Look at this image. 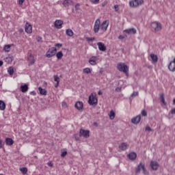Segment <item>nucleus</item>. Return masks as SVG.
Masks as SVG:
<instances>
[{
  "label": "nucleus",
  "instance_id": "nucleus-1",
  "mask_svg": "<svg viewBox=\"0 0 175 175\" xmlns=\"http://www.w3.org/2000/svg\"><path fill=\"white\" fill-rule=\"evenodd\" d=\"M117 69L119 72H122L125 73L126 76H128V72H129V67L125 64V63H118L117 65Z\"/></svg>",
  "mask_w": 175,
  "mask_h": 175
},
{
  "label": "nucleus",
  "instance_id": "nucleus-2",
  "mask_svg": "<svg viewBox=\"0 0 175 175\" xmlns=\"http://www.w3.org/2000/svg\"><path fill=\"white\" fill-rule=\"evenodd\" d=\"M150 27L153 32H159V31H162V24L159 22H152Z\"/></svg>",
  "mask_w": 175,
  "mask_h": 175
},
{
  "label": "nucleus",
  "instance_id": "nucleus-3",
  "mask_svg": "<svg viewBox=\"0 0 175 175\" xmlns=\"http://www.w3.org/2000/svg\"><path fill=\"white\" fill-rule=\"evenodd\" d=\"M88 103L90 106L98 104V97L94 94H91L89 96Z\"/></svg>",
  "mask_w": 175,
  "mask_h": 175
},
{
  "label": "nucleus",
  "instance_id": "nucleus-4",
  "mask_svg": "<svg viewBox=\"0 0 175 175\" xmlns=\"http://www.w3.org/2000/svg\"><path fill=\"white\" fill-rule=\"evenodd\" d=\"M55 54H57V49L55 47H52L46 53V58H51V57H54Z\"/></svg>",
  "mask_w": 175,
  "mask_h": 175
},
{
  "label": "nucleus",
  "instance_id": "nucleus-5",
  "mask_svg": "<svg viewBox=\"0 0 175 175\" xmlns=\"http://www.w3.org/2000/svg\"><path fill=\"white\" fill-rule=\"evenodd\" d=\"M79 136L80 137H85V139H88V137H90V131L81 129L79 130Z\"/></svg>",
  "mask_w": 175,
  "mask_h": 175
},
{
  "label": "nucleus",
  "instance_id": "nucleus-6",
  "mask_svg": "<svg viewBox=\"0 0 175 175\" xmlns=\"http://www.w3.org/2000/svg\"><path fill=\"white\" fill-rule=\"evenodd\" d=\"M140 170H143L144 174H147V170H146V166L142 163H140L136 167L135 173H140Z\"/></svg>",
  "mask_w": 175,
  "mask_h": 175
},
{
  "label": "nucleus",
  "instance_id": "nucleus-7",
  "mask_svg": "<svg viewBox=\"0 0 175 175\" xmlns=\"http://www.w3.org/2000/svg\"><path fill=\"white\" fill-rule=\"evenodd\" d=\"M98 60L99 57L98 56H92L89 59V64L92 66H95V65H98Z\"/></svg>",
  "mask_w": 175,
  "mask_h": 175
},
{
  "label": "nucleus",
  "instance_id": "nucleus-8",
  "mask_svg": "<svg viewBox=\"0 0 175 175\" xmlns=\"http://www.w3.org/2000/svg\"><path fill=\"white\" fill-rule=\"evenodd\" d=\"M100 28V21L99 19H97L94 23V29H93L94 33H98V32H99Z\"/></svg>",
  "mask_w": 175,
  "mask_h": 175
},
{
  "label": "nucleus",
  "instance_id": "nucleus-9",
  "mask_svg": "<svg viewBox=\"0 0 175 175\" xmlns=\"http://www.w3.org/2000/svg\"><path fill=\"white\" fill-rule=\"evenodd\" d=\"M109 27V22L107 21H104L102 24L100 25V29L103 31L106 32Z\"/></svg>",
  "mask_w": 175,
  "mask_h": 175
},
{
  "label": "nucleus",
  "instance_id": "nucleus-10",
  "mask_svg": "<svg viewBox=\"0 0 175 175\" xmlns=\"http://www.w3.org/2000/svg\"><path fill=\"white\" fill-rule=\"evenodd\" d=\"M75 109H77V110H79V111H83L84 105L83 104V102L77 101L75 105Z\"/></svg>",
  "mask_w": 175,
  "mask_h": 175
},
{
  "label": "nucleus",
  "instance_id": "nucleus-11",
  "mask_svg": "<svg viewBox=\"0 0 175 175\" xmlns=\"http://www.w3.org/2000/svg\"><path fill=\"white\" fill-rule=\"evenodd\" d=\"M25 31L26 33H32V25L28 22L25 25Z\"/></svg>",
  "mask_w": 175,
  "mask_h": 175
},
{
  "label": "nucleus",
  "instance_id": "nucleus-12",
  "mask_svg": "<svg viewBox=\"0 0 175 175\" xmlns=\"http://www.w3.org/2000/svg\"><path fill=\"white\" fill-rule=\"evenodd\" d=\"M62 24H64V21L61 20H56L54 23L55 28H57V29H61V28H62Z\"/></svg>",
  "mask_w": 175,
  "mask_h": 175
},
{
  "label": "nucleus",
  "instance_id": "nucleus-13",
  "mask_svg": "<svg viewBox=\"0 0 175 175\" xmlns=\"http://www.w3.org/2000/svg\"><path fill=\"white\" fill-rule=\"evenodd\" d=\"M144 3V0H134L133 1V6L134 8H137V6H141Z\"/></svg>",
  "mask_w": 175,
  "mask_h": 175
},
{
  "label": "nucleus",
  "instance_id": "nucleus-14",
  "mask_svg": "<svg viewBox=\"0 0 175 175\" xmlns=\"http://www.w3.org/2000/svg\"><path fill=\"white\" fill-rule=\"evenodd\" d=\"M150 167L151 169H152V170H158V167H159V164L157 161H151Z\"/></svg>",
  "mask_w": 175,
  "mask_h": 175
},
{
  "label": "nucleus",
  "instance_id": "nucleus-15",
  "mask_svg": "<svg viewBox=\"0 0 175 175\" xmlns=\"http://www.w3.org/2000/svg\"><path fill=\"white\" fill-rule=\"evenodd\" d=\"M63 5L65 8H68V6H73L72 0H64L63 1Z\"/></svg>",
  "mask_w": 175,
  "mask_h": 175
},
{
  "label": "nucleus",
  "instance_id": "nucleus-16",
  "mask_svg": "<svg viewBox=\"0 0 175 175\" xmlns=\"http://www.w3.org/2000/svg\"><path fill=\"white\" fill-rule=\"evenodd\" d=\"M97 46L100 51H106V46H105V44H103V42H98Z\"/></svg>",
  "mask_w": 175,
  "mask_h": 175
},
{
  "label": "nucleus",
  "instance_id": "nucleus-17",
  "mask_svg": "<svg viewBox=\"0 0 175 175\" xmlns=\"http://www.w3.org/2000/svg\"><path fill=\"white\" fill-rule=\"evenodd\" d=\"M150 58L152 59V64H157L158 62V56L154 53L150 54Z\"/></svg>",
  "mask_w": 175,
  "mask_h": 175
},
{
  "label": "nucleus",
  "instance_id": "nucleus-18",
  "mask_svg": "<svg viewBox=\"0 0 175 175\" xmlns=\"http://www.w3.org/2000/svg\"><path fill=\"white\" fill-rule=\"evenodd\" d=\"M53 79H54V81L56 82V83H55V88H58V85H59V81H60L59 77H58V75H54Z\"/></svg>",
  "mask_w": 175,
  "mask_h": 175
},
{
  "label": "nucleus",
  "instance_id": "nucleus-19",
  "mask_svg": "<svg viewBox=\"0 0 175 175\" xmlns=\"http://www.w3.org/2000/svg\"><path fill=\"white\" fill-rule=\"evenodd\" d=\"M129 146L127 143H122L120 146H119V150H120V151H125V150H126V148H128Z\"/></svg>",
  "mask_w": 175,
  "mask_h": 175
},
{
  "label": "nucleus",
  "instance_id": "nucleus-20",
  "mask_svg": "<svg viewBox=\"0 0 175 175\" xmlns=\"http://www.w3.org/2000/svg\"><path fill=\"white\" fill-rule=\"evenodd\" d=\"M140 120H142V116L138 115L135 118H133L132 120L133 124H139L140 122Z\"/></svg>",
  "mask_w": 175,
  "mask_h": 175
},
{
  "label": "nucleus",
  "instance_id": "nucleus-21",
  "mask_svg": "<svg viewBox=\"0 0 175 175\" xmlns=\"http://www.w3.org/2000/svg\"><path fill=\"white\" fill-rule=\"evenodd\" d=\"M5 144L7 146H13L14 144V141L12 138H5Z\"/></svg>",
  "mask_w": 175,
  "mask_h": 175
},
{
  "label": "nucleus",
  "instance_id": "nucleus-22",
  "mask_svg": "<svg viewBox=\"0 0 175 175\" xmlns=\"http://www.w3.org/2000/svg\"><path fill=\"white\" fill-rule=\"evenodd\" d=\"M29 88H28V85H27V84L21 85V92H23V93L27 92Z\"/></svg>",
  "mask_w": 175,
  "mask_h": 175
},
{
  "label": "nucleus",
  "instance_id": "nucleus-23",
  "mask_svg": "<svg viewBox=\"0 0 175 175\" xmlns=\"http://www.w3.org/2000/svg\"><path fill=\"white\" fill-rule=\"evenodd\" d=\"M28 61L30 62L29 65H33L35 64V59H33V55L30 54L28 57Z\"/></svg>",
  "mask_w": 175,
  "mask_h": 175
},
{
  "label": "nucleus",
  "instance_id": "nucleus-24",
  "mask_svg": "<svg viewBox=\"0 0 175 175\" xmlns=\"http://www.w3.org/2000/svg\"><path fill=\"white\" fill-rule=\"evenodd\" d=\"M38 91L40 95H47V91L46 90V89L42 88V87L38 88Z\"/></svg>",
  "mask_w": 175,
  "mask_h": 175
},
{
  "label": "nucleus",
  "instance_id": "nucleus-25",
  "mask_svg": "<svg viewBox=\"0 0 175 175\" xmlns=\"http://www.w3.org/2000/svg\"><path fill=\"white\" fill-rule=\"evenodd\" d=\"M108 116L110 120H114V118H116V112H114V111L113 110H111Z\"/></svg>",
  "mask_w": 175,
  "mask_h": 175
},
{
  "label": "nucleus",
  "instance_id": "nucleus-26",
  "mask_svg": "<svg viewBox=\"0 0 175 175\" xmlns=\"http://www.w3.org/2000/svg\"><path fill=\"white\" fill-rule=\"evenodd\" d=\"M66 33L67 36H70V37H72V36H73V35H75V33H73V31L70 29H66Z\"/></svg>",
  "mask_w": 175,
  "mask_h": 175
},
{
  "label": "nucleus",
  "instance_id": "nucleus-27",
  "mask_svg": "<svg viewBox=\"0 0 175 175\" xmlns=\"http://www.w3.org/2000/svg\"><path fill=\"white\" fill-rule=\"evenodd\" d=\"M6 109V104H5V102L0 100V110H5Z\"/></svg>",
  "mask_w": 175,
  "mask_h": 175
},
{
  "label": "nucleus",
  "instance_id": "nucleus-28",
  "mask_svg": "<svg viewBox=\"0 0 175 175\" xmlns=\"http://www.w3.org/2000/svg\"><path fill=\"white\" fill-rule=\"evenodd\" d=\"M64 57V53H62V51L56 52V57L57 59H62Z\"/></svg>",
  "mask_w": 175,
  "mask_h": 175
},
{
  "label": "nucleus",
  "instance_id": "nucleus-29",
  "mask_svg": "<svg viewBox=\"0 0 175 175\" xmlns=\"http://www.w3.org/2000/svg\"><path fill=\"white\" fill-rule=\"evenodd\" d=\"M5 62H6L7 64H12V62H13V57H5Z\"/></svg>",
  "mask_w": 175,
  "mask_h": 175
},
{
  "label": "nucleus",
  "instance_id": "nucleus-30",
  "mask_svg": "<svg viewBox=\"0 0 175 175\" xmlns=\"http://www.w3.org/2000/svg\"><path fill=\"white\" fill-rule=\"evenodd\" d=\"M8 72L10 76H13V74L14 73V69L13 67H9L8 69Z\"/></svg>",
  "mask_w": 175,
  "mask_h": 175
},
{
  "label": "nucleus",
  "instance_id": "nucleus-31",
  "mask_svg": "<svg viewBox=\"0 0 175 175\" xmlns=\"http://www.w3.org/2000/svg\"><path fill=\"white\" fill-rule=\"evenodd\" d=\"M10 47H12V45L10 44L5 45L3 50L5 51L6 53H9V51H10Z\"/></svg>",
  "mask_w": 175,
  "mask_h": 175
},
{
  "label": "nucleus",
  "instance_id": "nucleus-32",
  "mask_svg": "<svg viewBox=\"0 0 175 175\" xmlns=\"http://www.w3.org/2000/svg\"><path fill=\"white\" fill-rule=\"evenodd\" d=\"M83 73H85L86 75H90V73H91V68H84Z\"/></svg>",
  "mask_w": 175,
  "mask_h": 175
},
{
  "label": "nucleus",
  "instance_id": "nucleus-33",
  "mask_svg": "<svg viewBox=\"0 0 175 175\" xmlns=\"http://www.w3.org/2000/svg\"><path fill=\"white\" fill-rule=\"evenodd\" d=\"M20 170H21V173H23V174H27V173L28 172V169H27V167L20 168Z\"/></svg>",
  "mask_w": 175,
  "mask_h": 175
},
{
  "label": "nucleus",
  "instance_id": "nucleus-34",
  "mask_svg": "<svg viewBox=\"0 0 175 175\" xmlns=\"http://www.w3.org/2000/svg\"><path fill=\"white\" fill-rule=\"evenodd\" d=\"M160 100L163 103V105H166V102L165 101V98L163 97V94H160Z\"/></svg>",
  "mask_w": 175,
  "mask_h": 175
},
{
  "label": "nucleus",
  "instance_id": "nucleus-35",
  "mask_svg": "<svg viewBox=\"0 0 175 175\" xmlns=\"http://www.w3.org/2000/svg\"><path fill=\"white\" fill-rule=\"evenodd\" d=\"M136 158H137V154L136 152H132V161H135Z\"/></svg>",
  "mask_w": 175,
  "mask_h": 175
},
{
  "label": "nucleus",
  "instance_id": "nucleus-36",
  "mask_svg": "<svg viewBox=\"0 0 175 175\" xmlns=\"http://www.w3.org/2000/svg\"><path fill=\"white\" fill-rule=\"evenodd\" d=\"M124 33H132V29H126L124 31Z\"/></svg>",
  "mask_w": 175,
  "mask_h": 175
},
{
  "label": "nucleus",
  "instance_id": "nucleus-37",
  "mask_svg": "<svg viewBox=\"0 0 175 175\" xmlns=\"http://www.w3.org/2000/svg\"><path fill=\"white\" fill-rule=\"evenodd\" d=\"M99 1L100 0H90V2H92V3H94V5H98V3H99Z\"/></svg>",
  "mask_w": 175,
  "mask_h": 175
},
{
  "label": "nucleus",
  "instance_id": "nucleus-38",
  "mask_svg": "<svg viewBox=\"0 0 175 175\" xmlns=\"http://www.w3.org/2000/svg\"><path fill=\"white\" fill-rule=\"evenodd\" d=\"M87 42H94L95 40V38H86Z\"/></svg>",
  "mask_w": 175,
  "mask_h": 175
},
{
  "label": "nucleus",
  "instance_id": "nucleus-39",
  "mask_svg": "<svg viewBox=\"0 0 175 175\" xmlns=\"http://www.w3.org/2000/svg\"><path fill=\"white\" fill-rule=\"evenodd\" d=\"M67 154H68V152L64 151V152H62L61 157H62V158H64V157H66Z\"/></svg>",
  "mask_w": 175,
  "mask_h": 175
},
{
  "label": "nucleus",
  "instance_id": "nucleus-40",
  "mask_svg": "<svg viewBox=\"0 0 175 175\" xmlns=\"http://www.w3.org/2000/svg\"><path fill=\"white\" fill-rule=\"evenodd\" d=\"M146 131H148V132H152V129L151 127H150V126H146Z\"/></svg>",
  "mask_w": 175,
  "mask_h": 175
},
{
  "label": "nucleus",
  "instance_id": "nucleus-41",
  "mask_svg": "<svg viewBox=\"0 0 175 175\" xmlns=\"http://www.w3.org/2000/svg\"><path fill=\"white\" fill-rule=\"evenodd\" d=\"M142 116H144V117H147V111H146V110H142Z\"/></svg>",
  "mask_w": 175,
  "mask_h": 175
},
{
  "label": "nucleus",
  "instance_id": "nucleus-42",
  "mask_svg": "<svg viewBox=\"0 0 175 175\" xmlns=\"http://www.w3.org/2000/svg\"><path fill=\"white\" fill-rule=\"evenodd\" d=\"M3 146H5V144L0 139V149L3 148Z\"/></svg>",
  "mask_w": 175,
  "mask_h": 175
},
{
  "label": "nucleus",
  "instance_id": "nucleus-43",
  "mask_svg": "<svg viewBox=\"0 0 175 175\" xmlns=\"http://www.w3.org/2000/svg\"><path fill=\"white\" fill-rule=\"evenodd\" d=\"M132 96H139V92H133Z\"/></svg>",
  "mask_w": 175,
  "mask_h": 175
},
{
  "label": "nucleus",
  "instance_id": "nucleus-44",
  "mask_svg": "<svg viewBox=\"0 0 175 175\" xmlns=\"http://www.w3.org/2000/svg\"><path fill=\"white\" fill-rule=\"evenodd\" d=\"M55 46L57 47V49H61V47H62V44H56Z\"/></svg>",
  "mask_w": 175,
  "mask_h": 175
},
{
  "label": "nucleus",
  "instance_id": "nucleus-45",
  "mask_svg": "<svg viewBox=\"0 0 175 175\" xmlns=\"http://www.w3.org/2000/svg\"><path fill=\"white\" fill-rule=\"evenodd\" d=\"M114 9L116 12H118V10H120V9L118 8V5H115Z\"/></svg>",
  "mask_w": 175,
  "mask_h": 175
},
{
  "label": "nucleus",
  "instance_id": "nucleus-46",
  "mask_svg": "<svg viewBox=\"0 0 175 175\" xmlns=\"http://www.w3.org/2000/svg\"><path fill=\"white\" fill-rule=\"evenodd\" d=\"M171 114H175V108H173L170 112Z\"/></svg>",
  "mask_w": 175,
  "mask_h": 175
},
{
  "label": "nucleus",
  "instance_id": "nucleus-47",
  "mask_svg": "<svg viewBox=\"0 0 175 175\" xmlns=\"http://www.w3.org/2000/svg\"><path fill=\"white\" fill-rule=\"evenodd\" d=\"M128 158H129L131 160H132V153H129L128 155H127Z\"/></svg>",
  "mask_w": 175,
  "mask_h": 175
},
{
  "label": "nucleus",
  "instance_id": "nucleus-48",
  "mask_svg": "<svg viewBox=\"0 0 175 175\" xmlns=\"http://www.w3.org/2000/svg\"><path fill=\"white\" fill-rule=\"evenodd\" d=\"M18 3L23 5V3H24V0H18Z\"/></svg>",
  "mask_w": 175,
  "mask_h": 175
},
{
  "label": "nucleus",
  "instance_id": "nucleus-49",
  "mask_svg": "<svg viewBox=\"0 0 175 175\" xmlns=\"http://www.w3.org/2000/svg\"><path fill=\"white\" fill-rule=\"evenodd\" d=\"M31 95H36V92L35 91L31 92Z\"/></svg>",
  "mask_w": 175,
  "mask_h": 175
},
{
  "label": "nucleus",
  "instance_id": "nucleus-50",
  "mask_svg": "<svg viewBox=\"0 0 175 175\" xmlns=\"http://www.w3.org/2000/svg\"><path fill=\"white\" fill-rule=\"evenodd\" d=\"M132 33H136V29H132Z\"/></svg>",
  "mask_w": 175,
  "mask_h": 175
},
{
  "label": "nucleus",
  "instance_id": "nucleus-51",
  "mask_svg": "<svg viewBox=\"0 0 175 175\" xmlns=\"http://www.w3.org/2000/svg\"><path fill=\"white\" fill-rule=\"evenodd\" d=\"M79 8H80V5H79V4H77L76 5H75V9H79Z\"/></svg>",
  "mask_w": 175,
  "mask_h": 175
},
{
  "label": "nucleus",
  "instance_id": "nucleus-52",
  "mask_svg": "<svg viewBox=\"0 0 175 175\" xmlns=\"http://www.w3.org/2000/svg\"><path fill=\"white\" fill-rule=\"evenodd\" d=\"M118 38L120 39L121 40H122V39H124V36H119Z\"/></svg>",
  "mask_w": 175,
  "mask_h": 175
},
{
  "label": "nucleus",
  "instance_id": "nucleus-53",
  "mask_svg": "<svg viewBox=\"0 0 175 175\" xmlns=\"http://www.w3.org/2000/svg\"><path fill=\"white\" fill-rule=\"evenodd\" d=\"M62 106H66V103L63 102L62 104Z\"/></svg>",
  "mask_w": 175,
  "mask_h": 175
},
{
  "label": "nucleus",
  "instance_id": "nucleus-54",
  "mask_svg": "<svg viewBox=\"0 0 175 175\" xmlns=\"http://www.w3.org/2000/svg\"><path fill=\"white\" fill-rule=\"evenodd\" d=\"M48 165L51 167L53 166V163L51 162L48 163Z\"/></svg>",
  "mask_w": 175,
  "mask_h": 175
},
{
  "label": "nucleus",
  "instance_id": "nucleus-55",
  "mask_svg": "<svg viewBox=\"0 0 175 175\" xmlns=\"http://www.w3.org/2000/svg\"><path fill=\"white\" fill-rule=\"evenodd\" d=\"M2 65H3V62L0 61V66H2Z\"/></svg>",
  "mask_w": 175,
  "mask_h": 175
},
{
  "label": "nucleus",
  "instance_id": "nucleus-56",
  "mask_svg": "<svg viewBox=\"0 0 175 175\" xmlns=\"http://www.w3.org/2000/svg\"><path fill=\"white\" fill-rule=\"evenodd\" d=\"M98 95H102V92L100 90V91H98Z\"/></svg>",
  "mask_w": 175,
  "mask_h": 175
},
{
  "label": "nucleus",
  "instance_id": "nucleus-57",
  "mask_svg": "<svg viewBox=\"0 0 175 175\" xmlns=\"http://www.w3.org/2000/svg\"><path fill=\"white\" fill-rule=\"evenodd\" d=\"M40 40H42V38L41 37H38V41L39 42Z\"/></svg>",
  "mask_w": 175,
  "mask_h": 175
},
{
  "label": "nucleus",
  "instance_id": "nucleus-58",
  "mask_svg": "<svg viewBox=\"0 0 175 175\" xmlns=\"http://www.w3.org/2000/svg\"><path fill=\"white\" fill-rule=\"evenodd\" d=\"M129 5H130V6H132V1H129Z\"/></svg>",
  "mask_w": 175,
  "mask_h": 175
},
{
  "label": "nucleus",
  "instance_id": "nucleus-59",
  "mask_svg": "<svg viewBox=\"0 0 175 175\" xmlns=\"http://www.w3.org/2000/svg\"><path fill=\"white\" fill-rule=\"evenodd\" d=\"M173 105H175V98L173 100Z\"/></svg>",
  "mask_w": 175,
  "mask_h": 175
}]
</instances>
